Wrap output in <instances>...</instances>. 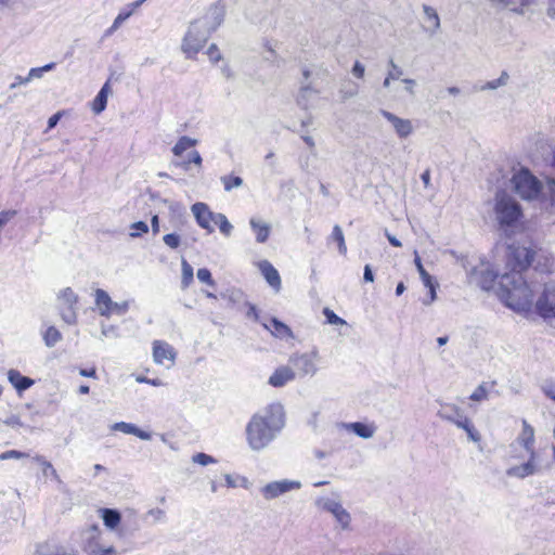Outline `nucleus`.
<instances>
[{
    "instance_id": "obj_29",
    "label": "nucleus",
    "mask_w": 555,
    "mask_h": 555,
    "mask_svg": "<svg viewBox=\"0 0 555 555\" xmlns=\"http://www.w3.org/2000/svg\"><path fill=\"white\" fill-rule=\"evenodd\" d=\"M102 512V518L104 521V525L111 529L114 530L120 522L121 516L120 513L116 509L111 508H104Z\"/></svg>"
},
{
    "instance_id": "obj_27",
    "label": "nucleus",
    "mask_w": 555,
    "mask_h": 555,
    "mask_svg": "<svg viewBox=\"0 0 555 555\" xmlns=\"http://www.w3.org/2000/svg\"><path fill=\"white\" fill-rule=\"evenodd\" d=\"M109 93H111V88H109V82L107 81L104 83V86L101 88L98 95L93 100L92 111L95 114H100L105 109L106 104H107V98H108Z\"/></svg>"
},
{
    "instance_id": "obj_47",
    "label": "nucleus",
    "mask_w": 555,
    "mask_h": 555,
    "mask_svg": "<svg viewBox=\"0 0 555 555\" xmlns=\"http://www.w3.org/2000/svg\"><path fill=\"white\" fill-rule=\"evenodd\" d=\"M133 232L130 233L132 237H138L149 232V225L143 221H138L131 224Z\"/></svg>"
},
{
    "instance_id": "obj_55",
    "label": "nucleus",
    "mask_w": 555,
    "mask_h": 555,
    "mask_svg": "<svg viewBox=\"0 0 555 555\" xmlns=\"http://www.w3.org/2000/svg\"><path fill=\"white\" fill-rule=\"evenodd\" d=\"M402 82L404 83V90L410 95H414L415 94L416 81L414 79H411V78H404V79H402Z\"/></svg>"
},
{
    "instance_id": "obj_1",
    "label": "nucleus",
    "mask_w": 555,
    "mask_h": 555,
    "mask_svg": "<svg viewBox=\"0 0 555 555\" xmlns=\"http://www.w3.org/2000/svg\"><path fill=\"white\" fill-rule=\"evenodd\" d=\"M533 250L522 245L508 247L507 267L509 272L501 274L498 295L511 309L517 312L528 311L533 302V288L522 272L530 266L533 259Z\"/></svg>"
},
{
    "instance_id": "obj_10",
    "label": "nucleus",
    "mask_w": 555,
    "mask_h": 555,
    "mask_svg": "<svg viewBox=\"0 0 555 555\" xmlns=\"http://www.w3.org/2000/svg\"><path fill=\"white\" fill-rule=\"evenodd\" d=\"M94 302L99 313L105 318L112 314L124 315L129 310V301L115 302L108 293L101 288L94 292Z\"/></svg>"
},
{
    "instance_id": "obj_53",
    "label": "nucleus",
    "mask_w": 555,
    "mask_h": 555,
    "mask_svg": "<svg viewBox=\"0 0 555 555\" xmlns=\"http://www.w3.org/2000/svg\"><path fill=\"white\" fill-rule=\"evenodd\" d=\"M428 288V298H425L423 300V304L424 305H430L431 302H434L436 300V287H437V283L435 281H431V283L426 286Z\"/></svg>"
},
{
    "instance_id": "obj_16",
    "label": "nucleus",
    "mask_w": 555,
    "mask_h": 555,
    "mask_svg": "<svg viewBox=\"0 0 555 555\" xmlns=\"http://www.w3.org/2000/svg\"><path fill=\"white\" fill-rule=\"evenodd\" d=\"M191 211L202 229L206 230L208 233L214 232L211 223H215V217L218 212H212L208 205L202 202L193 204Z\"/></svg>"
},
{
    "instance_id": "obj_31",
    "label": "nucleus",
    "mask_w": 555,
    "mask_h": 555,
    "mask_svg": "<svg viewBox=\"0 0 555 555\" xmlns=\"http://www.w3.org/2000/svg\"><path fill=\"white\" fill-rule=\"evenodd\" d=\"M328 240L337 243L339 254L346 255L347 246L345 243V236L341 228L338 224L334 225L332 234Z\"/></svg>"
},
{
    "instance_id": "obj_34",
    "label": "nucleus",
    "mask_w": 555,
    "mask_h": 555,
    "mask_svg": "<svg viewBox=\"0 0 555 555\" xmlns=\"http://www.w3.org/2000/svg\"><path fill=\"white\" fill-rule=\"evenodd\" d=\"M389 66L391 67V70L388 72L384 79V88H389L391 80H399L402 76V69L393 62V60L389 61Z\"/></svg>"
},
{
    "instance_id": "obj_4",
    "label": "nucleus",
    "mask_w": 555,
    "mask_h": 555,
    "mask_svg": "<svg viewBox=\"0 0 555 555\" xmlns=\"http://www.w3.org/2000/svg\"><path fill=\"white\" fill-rule=\"evenodd\" d=\"M515 192L526 201L539 199L550 206H555V180L548 179L542 183L528 169L517 170L512 178Z\"/></svg>"
},
{
    "instance_id": "obj_13",
    "label": "nucleus",
    "mask_w": 555,
    "mask_h": 555,
    "mask_svg": "<svg viewBox=\"0 0 555 555\" xmlns=\"http://www.w3.org/2000/svg\"><path fill=\"white\" fill-rule=\"evenodd\" d=\"M300 488L301 482L298 480L282 479L267 483L260 491L266 500H273L287 492L299 490Z\"/></svg>"
},
{
    "instance_id": "obj_48",
    "label": "nucleus",
    "mask_w": 555,
    "mask_h": 555,
    "mask_svg": "<svg viewBox=\"0 0 555 555\" xmlns=\"http://www.w3.org/2000/svg\"><path fill=\"white\" fill-rule=\"evenodd\" d=\"M207 55L212 63H217L222 59L219 48L212 43L207 49Z\"/></svg>"
},
{
    "instance_id": "obj_24",
    "label": "nucleus",
    "mask_w": 555,
    "mask_h": 555,
    "mask_svg": "<svg viewBox=\"0 0 555 555\" xmlns=\"http://www.w3.org/2000/svg\"><path fill=\"white\" fill-rule=\"evenodd\" d=\"M262 325L266 330L270 331V333L280 338H291L293 336L291 328L279 321L278 319H271L269 322H262Z\"/></svg>"
},
{
    "instance_id": "obj_33",
    "label": "nucleus",
    "mask_w": 555,
    "mask_h": 555,
    "mask_svg": "<svg viewBox=\"0 0 555 555\" xmlns=\"http://www.w3.org/2000/svg\"><path fill=\"white\" fill-rule=\"evenodd\" d=\"M215 223L219 227L220 232L224 236H230L232 234L233 225L225 215L218 212L215 217Z\"/></svg>"
},
{
    "instance_id": "obj_6",
    "label": "nucleus",
    "mask_w": 555,
    "mask_h": 555,
    "mask_svg": "<svg viewBox=\"0 0 555 555\" xmlns=\"http://www.w3.org/2000/svg\"><path fill=\"white\" fill-rule=\"evenodd\" d=\"M314 504L320 511L331 514L341 530L350 528L351 515L343 506L340 495L337 492L317 498Z\"/></svg>"
},
{
    "instance_id": "obj_40",
    "label": "nucleus",
    "mask_w": 555,
    "mask_h": 555,
    "mask_svg": "<svg viewBox=\"0 0 555 555\" xmlns=\"http://www.w3.org/2000/svg\"><path fill=\"white\" fill-rule=\"evenodd\" d=\"M131 14L132 11L120 12L114 20L112 26L107 29V35H112L114 31H116L121 26V24L131 16Z\"/></svg>"
},
{
    "instance_id": "obj_43",
    "label": "nucleus",
    "mask_w": 555,
    "mask_h": 555,
    "mask_svg": "<svg viewBox=\"0 0 555 555\" xmlns=\"http://www.w3.org/2000/svg\"><path fill=\"white\" fill-rule=\"evenodd\" d=\"M196 276L199 282L205 283L209 286H215L216 283L211 276V273L208 269L202 268L197 270Z\"/></svg>"
},
{
    "instance_id": "obj_61",
    "label": "nucleus",
    "mask_w": 555,
    "mask_h": 555,
    "mask_svg": "<svg viewBox=\"0 0 555 555\" xmlns=\"http://www.w3.org/2000/svg\"><path fill=\"white\" fill-rule=\"evenodd\" d=\"M117 551L113 547L99 548L96 552H93V555H116Z\"/></svg>"
},
{
    "instance_id": "obj_42",
    "label": "nucleus",
    "mask_w": 555,
    "mask_h": 555,
    "mask_svg": "<svg viewBox=\"0 0 555 555\" xmlns=\"http://www.w3.org/2000/svg\"><path fill=\"white\" fill-rule=\"evenodd\" d=\"M323 314L326 318V321H327L328 324H333V325H346L347 324V322L344 319L338 317L330 308H324Z\"/></svg>"
},
{
    "instance_id": "obj_7",
    "label": "nucleus",
    "mask_w": 555,
    "mask_h": 555,
    "mask_svg": "<svg viewBox=\"0 0 555 555\" xmlns=\"http://www.w3.org/2000/svg\"><path fill=\"white\" fill-rule=\"evenodd\" d=\"M79 297L70 287H64L56 294V309L63 322L75 325L78 319Z\"/></svg>"
},
{
    "instance_id": "obj_14",
    "label": "nucleus",
    "mask_w": 555,
    "mask_h": 555,
    "mask_svg": "<svg viewBox=\"0 0 555 555\" xmlns=\"http://www.w3.org/2000/svg\"><path fill=\"white\" fill-rule=\"evenodd\" d=\"M380 115L391 125L395 133L399 139H406L413 133L414 127L412 120L401 118L396 114L385 109L380 111Z\"/></svg>"
},
{
    "instance_id": "obj_49",
    "label": "nucleus",
    "mask_w": 555,
    "mask_h": 555,
    "mask_svg": "<svg viewBox=\"0 0 555 555\" xmlns=\"http://www.w3.org/2000/svg\"><path fill=\"white\" fill-rule=\"evenodd\" d=\"M135 380L140 384H149V385H152V386H155V387H159V386H164V382L159 378H149L146 376H143V375H138L135 377Z\"/></svg>"
},
{
    "instance_id": "obj_44",
    "label": "nucleus",
    "mask_w": 555,
    "mask_h": 555,
    "mask_svg": "<svg viewBox=\"0 0 555 555\" xmlns=\"http://www.w3.org/2000/svg\"><path fill=\"white\" fill-rule=\"evenodd\" d=\"M224 480H225V483L229 488H236L238 486H242V487H246L247 485V478L245 477H237V478H234L233 476H231L230 474H225L224 475Z\"/></svg>"
},
{
    "instance_id": "obj_60",
    "label": "nucleus",
    "mask_w": 555,
    "mask_h": 555,
    "mask_svg": "<svg viewBox=\"0 0 555 555\" xmlns=\"http://www.w3.org/2000/svg\"><path fill=\"white\" fill-rule=\"evenodd\" d=\"M248 310L246 312V315L247 318H250V319H254L255 321H258L259 320V312L257 310V308L251 305V304H247L246 305Z\"/></svg>"
},
{
    "instance_id": "obj_22",
    "label": "nucleus",
    "mask_w": 555,
    "mask_h": 555,
    "mask_svg": "<svg viewBox=\"0 0 555 555\" xmlns=\"http://www.w3.org/2000/svg\"><path fill=\"white\" fill-rule=\"evenodd\" d=\"M111 429L115 431H121L126 435H134L142 440H151L152 438L150 433L138 428L134 424L131 423L117 422L112 425Z\"/></svg>"
},
{
    "instance_id": "obj_64",
    "label": "nucleus",
    "mask_w": 555,
    "mask_h": 555,
    "mask_svg": "<svg viewBox=\"0 0 555 555\" xmlns=\"http://www.w3.org/2000/svg\"><path fill=\"white\" fill-rule=\"evenodd\" d=\"M363 279H364L365 282H373L374 281V274L372 272V269H371L370 264H366L364 267Z\"/></svg>"
},
{
    "instance_id": "obj_9",
    "label": "nucleus",
    "mask_w": 555,
    "mask_h": 555,
    "mask_svg": "<svg viewBox=\"0 0 555 555\" xmlns=\"http://www.w3.org/2000/svg\"><path fill=\"white\" fill-rule=\"evenodd\" d=\"M319 362L320 353L317 348H313L309 352L293 354L289 358L292 369L296 373V376L300 378L315 375L319 370Z\"/></svg>"
},
{
    "instance_id": "obj_62",
    "label": "nucleus",
    "mask_w": 555,
    "mask_h": 555,
    "mask_svg": "<svg viewBox=\"0 0 555 555\" xmlns=\"http://www.w3.org/2000/svg\"><path fill=\"white\" fill-rule=\"evenodd\" d=\"M202 162H203L202 156H201V154L197 151H193L190 154L189 163H193V164H195L197 166H201Z\"/></svg>"
},
{
    "instance_id": "obj_19",
    "label": "nucleus",
    "mask_w": 555,
    "mask_h": 555,
    "mask_svg": "<svg viewBox=\"0 0 555 555\" xmlns=\"http://www.w3.org/2000/svg\"><path fill=\"white\" fill-rule=\"evenodd\" d=\"M259 270L261 271L263 278L267 283L278 293L281 289V276L278 270L268 261L262 260L258 264Z\"/></svg>"
},
{
    "instance_id": "obj_50",
    "label": "nucleus",
    "mask_w": 555,
    "mask_h": 555,
    "mask_svg": "<svg viewBox=\"0 0 555 555\" xmlns=\"http://www.w3.org/2000/svg\"><path fill=\"white\" fill-rule=\"evenodd\" d=\"M451 423L455 424L459 428H462L465 431L473 425L469 418L464 413L461 416L453 420Z\"/></svg>"
},
{
    "instance_id": "obj_39",
    "label": "nucleus",
    "mask_w": 555,
    "mask_h": 555,
    "mask_svg": "<svg viewBox=\"0 0 555 555\" xmlns=\"http://www.w3.org/2000/svg\"><path fill=\"white\" fill-rule=\"evenodd\" d=\"M35 460L41 464L42 473L44 476H51L53 479L57 481L60 480L59 474L56 473V470L54 469L50 462L46 461L41 456H36Z\"/></svg>"
},
{
    "instance_id": "obj_28",
    "label": "nucleus",
    "mask_w": 555,
    "mask_h": 555,
    "mask_svg": "<svg viewBox=\"0 0 555 555\" xmlns=\"http://www.w3.org/2000/svg\"><path fill=\"white\" fill-rule=\"evenodd\" d=\"M42 338L44 345L49 348H52L63 339V336L62 333L55 326L50 325L42 333Z\"/></svg>"
},
{
    "instance_id": "obj_17",
    "label": "nucleus",
    "mask_w": 555,
    "mask_h": 555,
    "mask_svg": "<svg viewBox=\"0 0 555 555\" xmlns=\"http://www.w3.org/2000/svg\"><path fill=\"white\" fill-rule=\"evenodd\" d=\"M338 427L350 431L362 439H371L377 430V427L373 422L340 423L338 424Z\"/></svg>"
},
{
    "instance_id": "obj_21",
    "label": "nucleus",
    "mask_w": 555,
    "mask_h": 555,
    "mask_svg": "<svg viewBox=\"0 0 555 555\" xmlns=\"http://www.w3.org/2000/svg\"><path fill=\"white\" fill-rule=\"evenodd\" d=\"M424 21H425V29L430 35L436 34L440 29V17L436 11L430 5H423Z\"/></svg>"
},
{
    "instance_id": "obj_54",
    "label": "nucleus",
    "mask_w": 555,
    "mask_h": 555,
    "mask_svg": "<svg viewBox=\"0 0 555 555\" xmlns=\"http://www.w3.org/2000/svg\"><path fill=\"white\" fill-rule=\"evenodd\" d=\"M15 215H16L15 210L1 211L0 212V228L5 225Z\"/></svg>"
},
{
    "instance_id": "obj_18",
    "label": "nucleus",
    "mask_w": 555,
    "mask_h": 555,
    "mask_svg": "<svg viewBox=\"0 0 555 555\" xmlns=\"http://www.w3.org/2000/svg\"><path fill=\"white\" fill-rule=\"evenodd\" d=\"M473 276L476 278L477 283L482 289L489 291L493 287V283L498 278H501L496 271L491 269L488 264L482 263L480 268H477L473 272Z\"/></svg>"
},
{
    "instance_id": "obj_38",
    "label": "nucleus",
    "mask_w": 555,
    "mask_h": 555,
    "mask_svg": "<svg viewBox=\"0 0 555 555\" xmlns=\"http://www.w3.org/2000/svg\"><path fill=\"white\" fill-rule=\"evenodd\" d=\"M55 67V63H49L42 67L31 68L28 75L25 77V81H31L35 78H41L43 73L50 72Z\"/></svg>"
},
{
    "instance_id": "obj_45",
    "label": "nucleus",
    "mask_w": 555,
    "mask_h": 555,
    "mask_svg": "<svg viewBox=\"0 0 555 555\" xmlns=\"http://www.w3.org/2000/svg\"><path fill=\"white\" fill-rule=\"evenodd\" d=\"M470 400L473 401H483L488 399V390L485 384L479 385L470 395Z\"/></svg>"
},
{
    "instance_id": "obj_26",
    "label": "nucleus",
    "mask_w": 555,
    "mask_h": 555,
    "mask_svg": "<svg viewBox=\"0 0 555 555\" xmlns=\"http://www.w3.org/2000/svg\"><path fill=\"white\" fill-rule=\"evenodd\" d=\"M463 413L464 411L454 403H441L438 411V416L448 422H452Z\"/></svg>"
},
{
    "instance_id": "obj_3",
    "label": "nucleus",
    "mask_w": 555,
    "mask_h": 555,
    "mask_svg": "<svg viewBox=\"0 0 555 555\" xmlns=\"http://www.w3.org/2000/svg\"><path fill=\"white\" fill-rule=\"evenodd\" d=\"M508 459L524 461L506 469L508 477L525 479L541 470L540 454L535 449V430L526 420L521 421V429L509 444Z\"/></svg>"
},
{
    "instance_id": "obj_5",
    "label": "nucleus",
    "mask_w": 555,
    "mask_h": 555,
    "mask_svg": "<svg viewBox=\"0 0 555 555\" xmlns=\"http://www.w3.org/2000/svg\"><path fill=\"white\" fill-rule=\"evenodd\" d=\"M492 212L499 231L505 236L516 234L524 227L521 206L506 192L500 191L495 194Z\"/></svg>"
},
{
    "instance_id": "obj_52",
    "label": "nucleus",
    "mask_w": 555,
    "mask_h": 555,
    "mask_svg": "<svg viewBox=\"0 0 555 555\" xmlns=\"http://www.w3.org/2000/svg\"><path fill=\"white\" fill-rule=\"evenodd\" d=\"M25 456H27V455L21 451L10 450V451H5L0 454V461L11 460V459L18 460V459H23Z\"/></svg>"
},
{
    "instance_id": "obj_56",
    "label": "nucleus",
    "mask_w": 555,
    "mask_h": 555,
    "mask_svg": "<svg viewBox=\"0 0 555 555\" xmlns=\"http://www.w3.org/2000/svg\"><path fill=\"white\" fill-rule=\"evenodd\" d=\"M542 390L547 398L552 399L553 401L555 400V384L546 383L542 386Z\"/></svg>"
},
{
    "instance_id": "obj_23",
    "label": "nucleus",
    "mask_w": 555,
    "mask_h": 555,
    "mask_svg": "<svg viewBox=\"0 0 555 555\" xmlns=\"http://www.w3.org/2000/svg\"><path fill=\"white\" fill-rule=\"evenodd\" d=\"M249 225L255 234L257 243L263 244L268 241L271 231L269 223L257 218H250Z\"/></svg>"
},
{
    "instance_id": "obj_15",
    "label": "nucleus",
    "mask_w": 555,
    "mask_h": 555,
    "mask_svg": "<svg viewBox=\"0 0 555 555\" xmlns=\"http://www.w3.org/2000/svg\"><path fill=\"white\" fill-rule=\"evenodd\" d=\"M153 360L156 364L170 367L176 360V351L172 346L164 340L153 343Z\"/></svg>"
},
{
    "instance_id": "obj_12",
    "label": "nucleus",
    "mask_w": 555,
    "mask_h": 555,
    "mask_svg": "<svg viewBox=\"0 0 555 555\" xmlns=\"http://www.w3.org/2000/svg\"><path fill=\"white\" fill-rule=\"evenodd\" d=\"M538 314L543 319H555V282L544 284L543 292L535 301Z\"/></svg>"
},
{
    "instance_id": "obj_2",
    "label": "nucleus",
    "mask_w": 555,
    "mask_h": 555,
    "mask_svg": "<svg viewBox=\"0 0 555 555\" xmlns=\"http://www.w3.org/2000/svg\"><path fill=\"white\" fill-rule=\"evenodd\" d=\"M285 426V411L281 403L273 402L256 412L245 427L248 448L254 452L267 449Z\"/></svg>"
},
{
    "instance_id": "obj_25",
    "label": "nucleus",
    "mask_w": 555,
    "mask_h": 555,
    "mask_svg": "<svg viewBox=\"0 0 555 555\" xmlns=\"http://www.w3.org/2000/svg\"><path fill=\"white\" fill-rule=\"evenodd\" d=\"M8 378L10 383L18 390L24 391L28 389L33 384L34 380L29 377L23 376L18 371L16 370H10L8 372Z\"/></svg>"
},
{
    "instance_id": "obj_35",
    "label": "nucleus",
    "mask_w": 555,
    "mask_h": 555,
    "mask_svg": "<svg viewBox=\"0 0 555 555\" xmlns=\"http://www.w3.org/2000/svg\"><path fill=\"white\" fill-rule=\"evenodd\" d=\"M181 268H182L181 286L184 289V288L189 287L190 284L193 282V268L185 259L182 260Z\"/></svg>"
},
{
    "instance_id": "obj_20",
    "label": "nucleus",
    "mask_w": 555,
    "mask_h": 555,
    "mask_svg": "<svg viewBox=\"0 0 555 555\" xmlns=\"http://www.w3.org/2000/svg\"><path fill=\"white\" fill-rule=\"evenodd\" d=\"M296 373L289 366H280L269 378V384L273 387H283L287 383L294 380Z\"/></svg>"
},
{
    "instance_id": "obj_58",
    "label": "nucleus",
    "mask_w": 555,
    "mask_h": 555,
    "mask_svg": "<svg viewBox=\"0 0 555 555\" xmlns=\"http://www.w3.org/2000/svg\"><path fill=\"white\" fill-rule=\"evenodd\" d=\"M466 434H467L468 438L472 441H474V442H479L480 441V434L474 427V425H472V427L467 428Z\"/></svg>"
},
{
    "instance_id": "obj_57",
    "label": "nucleus",
    "mask_w": 555,
    "mask_h": 555,
    "mask_svg": "<svg viewBox=\"0 0 555 555\" xmlns=\"http://www.w3.org/2000/svg\"><path fill=\"white\" fill-rule=\"evenodd\" d=\"M365 72L364 65H362L360 62H356L352 67V74L358 78H363Z\"/></svg>"
},
{
    "instance_id": "obj_63",
    "label": "nucleus",
    "mask_w": 555,
    "mask_h": 555,
    "mask_svg": "<svg viewBox=\"0 0 555 555\" xmlns=\"http://www.w3.org/2000/svg\"><path fill=\"white\" fill-rule=\"evenodd\" d=\"M61 116H62V113H61V112H57L56 114L52 115V116L49 118V120H48V128H49V129L54 128V127L57 125V122H59V120H60Z\"/></svg>"
},
{
    "instance_id": "obj_11",
    "label": "nucleus",
    "mask_w": 555,
    "mask_h": 555,
    "mask_svg": "<svg viewBox=\"0 0 555 555\" xmlns=\"http://www.w3.org/2000/svg\"><path fill=\"white\" fill-rule=\"evenodd\" d=\"M225 16V4L222 0L211 4L207 12L198 20L194 21L209 35L217 30L223 23Z\"/></svg>"
},
{
    "instance_id": "obj_59",
    "label": "nucleus",
    "mask_w": 555,
    "mask_h": 555,
    "mask_svg": "<svg viewBox=\"0 0 555 555\" xmlns=\"http://www.w3.org/2000/svg\"><path fill=\"white\" fill-rule=\"evenodd\" d=\"M149 515L152 516L156 521H162L165 519V512L160 508L151 509Z\"/></svg>"
},
{
    "instance_id": "obj_36",
    "label": "nucleus",
    "mask_w": 555,
    "mask_h": 555,
    "mask_svg": "<svg viewBox=\"0 0 555 555\" xmlns=\"http://www.w3.org/2000/svg\"><path fill=\"white\" fill-rule=\"evenodd\" d=\"M414 254H415L414 263L420 273L421 280H422L424 286H428L431 283V281H434V278L425 270L417 251H415Z\"/></svg>"
},
{
    "instance_id": "obj_41",
    "label": "nucleus",
    "mask_w": 555,
    "mask_h": 555,
    "mask_svg": "<svg viewBox=\"0 0 555 555\" xmlns=\"http://www.w3.org/2000/svg\"><path fill=\"white\" fill-rule=\"evenodd\" d=\"M192 462L202 466H206L209 464H216L217 460L209 454L199 452L192 456Z\"/></svg>"
},
{
    "instance_id": "obj_46",
    "label": "nucleus",
    "mask_w": 555,
    "mask_h": 555,
    "mask_svg": "<svg viewBox=\"0 0 555 555\" xmlns=\"http://www.w3.org/2000/svg\"><path fill=\"white\" fill-rule=\"evenodd\" d=\"M164 243L171 249H176L180 246L181 240L180 236L176 233L166 234L163 237Z\"/></svg>"
},
{
    "instance_id": "obj_51",
    "label": "nucleus",
    "mask_w": 555,
    "mask_h": 555,
    "mask_svg": "<svg viewBox=\"0 0 555 555\" xmlns=\"http://www.w3.org/2000/svg\"><path fill=\"white\" fill-rule=\"evenodd\" d=\"M451 423L455 424L459 428H462L465 431L473 425L469 418L464 413L461 416L453 420Z\"/></svg>"
},
{
    "instance_id": "obj_37",
    "label": "nucleus",
    "mask_w": 555,
    "mask_h": 555,
    "mask_svg": "<svg viewBox=\"0 0 555 555\" xmlns=\"http://www.w3.org/2000/svg\"><path fill=\"white\" fill-rule=\"evenodd\" d=\"M508 74L503 72L499 78L488 81L486 85L481 87V90H495L500 87H503L508 81Z\"/></svg>"
},
{
    "instance_id": "obj_8",
    "label": "nucleus",
    "mask_w": 555,
    "mask_h": 555,
    "mask_svg": "<svg viewBox=\"0 0 555 555\" xmlns=\"http://www.w3.org/2000/svg\"><path fill=\"white\" fill-rule=\"evenodd\" d=\"M209 34L205 31L195 22L191 23L181 43V51L186 59H194L196 54L204 48L209 38Z\"/></svg>"
},
{
    "instance_id": "obj_32",
    "label": "nucleus",
    "mask_w": 555,
    "mask_h": 555,
    "mask_svg": "<svg viewBox=\"0 0 555 555\" xmlns=\"http://www.w3.org/2000/svg\"><path fill=\"white\" fill-rule=\"evenodd\" d=\"M225 192H230L233 189H238L243 185V179L238 176L227 175L220 178Z\"/></svg>"
},
{
    "instance_id": "obj_30",
    "label": "nucleus",
    "mask_w": 555,
    "mask_h": 555,
    "mask_svg": "<svg viewBox=\"0 0 555 555\" xmlns=\"http://www.w3.org/2000/svg\"><path fill=\"white\" fill-rule=\"evenodd\" d=\"M197 144V140L192 139L190 137L183 135L181 137L178 142L172 147V153L176 156L182 155L183 152H185L188 149L193 147Z\"/></svg>"
}]
</instances>
